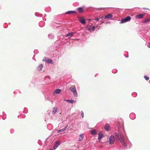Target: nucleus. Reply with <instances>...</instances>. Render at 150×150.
I'll return each mask as SVG.
<instances>
[{"instance_id": "obj_1", "label": "nucleus", "mask_w": 150, "mask_h": 150, "mask_svg": "<svg viewBox=\"0 0 150 150\" xmlns=\"http://www.w3.org/2000/svg\"><path fill=\"white\" fill-rule=\"evenodd\" d=\"M70 90L73 93L75 96L77 97L78 94L76 89L75 85L71 86L69 88Z\"/></svg>"}, {"instance_id": "obj_2", "label": "nucleus", "mask_w": 150, "mask_h": 150, "mask_svg": "<svg viewBox=\"0 0 150 150\" xmlns=\"http://www.w3.org/2000/svg\"><path fill=\"white\" fill-rule=\"evenodd\" d=\"M115 134L117 138V140L120 142H123V139L122 134L120 133V134L118 133H115Z\"/></svg>"}, {"instance_id": "obj_3", "label": "nucleus", "mask_w": 150, "mask_h": 150, "mask_svg": "<svg viewBox=\"0 0 150 150\" xmlns=\"http://www.w3.org/2000/svg\"><path fill=\"white\" fill-rule=\"evenodd\" d=\"M131 19V17L129 16H127L125 18L121 20V23H123L127 21H130Z\"/></svg>"}, {"instance_id": "obj_4", "label": "nucleus", "mask_w": 150, "mask_h": 150, "mask_svg": "<svg viewBox=\"0 0 150 150\" xmlns=\"http://www.w3.org/2000/svg\"><path fill=\"white\" fill-rule=\"evenodd\" d=\"M95 26H92L90 25H88L87 27L88 30L91 32L92 31H94L95 30Z\"/></svg>"}, {"instance_id": "obj_5", "label": "nucleus", "mask_w": 150, "mask_h": 150, "mask_svg": "<svg viewBox=\"0 0 150 150\" xmlns=\"http://www.w3.org/2000/svg\"><path fill=\"white\" fill-rule=\"evenodd\" d=\"M109 141L110 144H113L115 141L114 137L112 135L109 138Z\"/></svg>"}, {"instance_id": "obj_6", "label": "nucleus", "mask_w": 150, "mask_h": 150, "mask_svg": "<svg viewBox=\"0 0 150 150\" xmlns=\"http://www.w3.org/2000/svg\"><path fill=\"white\" fill-rule=\"evenodd\" d=\"M43 61L45 62H46L48 63H52L53 64V62L52 60L48 58H45V59H44Z\"/></svg>"}, {"instance_id": "obj_7", "label": "nucleus", "mask_w": 150, "mask_h": 150, "mask_svg": "<svg viewBox=\"0 0 150 150\" xmlns=\"http://www.w3.org/2000/svg\"><path fill=\"white\" fill-rule=\"evenodd\" d=\"M79 21L82 24H84L86 23L85 20L83 17L79 18Z\"/></svg>"}, {"instance_id": "obj_8", "label": "nucleus", "mask_w": 150, "mask_h": 150, "mask_svg": "<svg viewBox=\"0 0 150 150\" xmlns=\"http://www.w3.org/2000/svg\"><path fill=\"white\" fill-rule=\"evenodd\" d=\"M144 14H139L135 16V18L137 19H141L144 18Z\"/></svg>"}, {"instance_id": "obj_9", "label": "nucleus", "mask_w": 150, "mask_h": 150, "mask_svg": "<svg viewBox=\"0 0 150 150\" xmlns=\"http://www.w3.org/2000/svg\"><path fill=\"white\" fill-rule=\"evenodd\" d=\"M110 126L109 124H106L105 125L104 128L106 131H109L110 130Z\"/></svg>"}, {"instance_id": "obj_10", "label": "nucleus", "mask_w": 150, "mask_h": 150, "mask_svg": "<svg viewBox=\"0 0 150 150\" xmlns=\"http://www.w3.org/2000/svg\"><path fill=\"white\" fill-rule=\"evenodd\" d=\"M60 144V142L59 141H57L56 142L55 144L53 146V148L54 149L57 148Z\"/></svg>"}, {"instance_id": "obj_11", "label": "nucleus", "mask_w": 150, "mask_h": 150, "mask_svg": "<svg viewBox=\"0 0 150 150\" xmlns=\"http://www.w3.org/2000/svg\"><path fill=\"white\" fill-rule=\"evenodd\" d=\"M104 136V135L101 132H100L98 133V139L99 140H100Z\"/></svg>"}, {"instance_id": "obj_12", "label": "nucleus", "mask_w": 150, "mask_h": 150, "mask_svg": "<svg viewBox=\"0 0 150 150\" xmlns=\"http://www.w3.org/2000/svg\"><path fill=\"white\" fill-rule=\"evenodd\" d=\"M112 17V15L110 14H109L106 16H105L104 18L105 19V18H111Z\"/></svg>"}, {"instance_id": "obj_13", "label": "nucleus", "mask_w": 150, "mask_h": 150, "mask_svg": "<svg viewBox=\"0 0 150 150\" xmlns=\"http://www.w3.org/2000/svg\"><path fill=\"white\" fill-rule=\"evenodd\" d=\"M75 33H71L68 34H66V36L68 37H71L73 36L74 35Z\"/></svg>"}, {"instance_id": "obj_14", "label": "nucleus", "mask_w": 150, "mask_h": 150, "mask_svg": "<svg viewBox=\"0 0 150 150\" xmlns=\"http://www.w3.org/2000/svg\"><path fill=\"white\" fill-rule=\"evenodd\" d=\"M61 92V90L60 89H58L55 90L53 93L54 95L55 93L59 94Z\"/></svg>"}, {"instance_id": "obj_15", "label": "nucleus", "mask_w": 150, "mask_h": 150, "mask_svg": "<svg viewBox=\"0 0 150 150\" xmlns=\"http://www.w3.org/2000/svg\"><path fill=\"white\" fill-rule=\"evenodd\" d=\"M76 13V12L75 11H67L65 13V14H71L73 13Z\"/></svg>"}, {"instance_id": "obj_16", "label": "nucleus", "mask_w": 150, "mask_h": 150, "mask_svg": "<svg viewBox=\"0 0 150 150\" xmlns=\"http://www.w3.org/2000/svg\"><path fill=\"white\" fill-rule=\"evenodd\" d=\"M57 111V108L56 107H54L53 108V110L52 111V114L54 115L55 113Z\"/></svg>"}, {"instance_id": "obj_17", "label": "nucleus", "mask_w": 150, "mask_h": 150, "mask_svg": "<svg viewBox=\"0 0 150 150\" xmlns=\"http://www.w3.org/2000/svg\"><path fill=\"white\" fill-rule=\"evenodd\" d=\"M80 137L79 139V141H81L84 137V136L83 134H81L80 135Z\"/></svg>"}, {"instance_id": "obj_18", "label": "nucleus", "mask_w": 150, "mask_h": 150, "mask_svg": "<svg viewBox=\"0 0 150 150\" xmlns=\"http://www.w3.org/2000/svg\"><path fill=\"white\" fill-rule=\"evenodd\" d=\"M96 130L95 129H93L91 131V134L92 135H95L96 134Z\"/></svg>"}, {"instance_id": "obj_19", "label": "nucleus", "mask_w": 150, "mask_h": 150, "mask_svg": "<svg viewBox=\"0 0 150 150\" xmlns=\"http://www.w3.org/2000/svg\"><path fill=\"white\" fill-rule=\"evenodd\" d=\"M67 127H68V126H67L66 127H65L63 129L59 130L57 132L59 133V132H63V131H64L66 130V128H67Z\"/></svg>"}, {"instance_id": "obj_20", "label": "nucleus", "mask_w": 150, "mask_h": 150, "mask_svg": "<svg viewBox=\"0 0 150 150\" xmlns=\"http://www.w3.org/2000/svg\"><path fill=\"white\" fill-rule=\"evenodd\" d=\"M78 11L79 13H82L83 12V10L82 8L79 7L78 8Z\"/></svg>"}, {"instance_id": "obj_21", "label": "nucleus", "mask_w": 150, "mask_h": 150, "mask_svg": "<svg viewBox=\"0 0 150 150\" xmlns=\"http://www.w3.org/2000/svg\"><path fill=\"white\" fill-rule=\"evenodd\" d=\"M43 67V65L42 64H40L38 68L40 69L39 70V71H40L42 69Z\"/></svg>"}, {"instance_id": "obj_22", "label": "nucleus", "mask_w": 150, "mask_h": 150, "mask_svg": "<svg viewBox=\"0 0 150 150\" xmlns=\"http://www.w3.org/2000/svg\"><path fill=\"white\" fill-rule=\"evenodd\" d=\"M150 21V20L149 19H144L143 20V22L144 23H146Z\"/></svg>"}, {"instance_id": "obj_23", "label": "nucleus", "mask_w": 150, "mask_h": 150, "mask_svg": "<svg viewBox=\"0 0 150 150\" xmlns=\"http://www.w3.org/2000/svg\"><path fill=\"white\" fill-rule=\"evenodd\" d=\"M66 100L67 102H69V103H73V102L74 101V100Z\"/></svg>"}, {"instance_id": "obj_24", "label": "nucleus", "mask_w": 150, "mask_h": 150, "mask_svg": "<svg viewBox=\"0 0 150 150\" xmlns=\"http://www.w3.org/2000/svg\"><path fill=\"white\" fill-rule=\"evenodd\" d=\"M144 79L146 80H148L149 79V77L147 76H144Z\"/></svg>"}, {"instance_id": "obj_25", "label": "nucleus", "mask_w": 150, "mask_h": 150, "mask_svg": "<svg viewBox=\"0 0 150 150\" xmlns=\"http://www.w3.org/2000/svg\"><path fill=\"white\" fill-rule=\"evenodd\" d=\"M122 144L123 146H126L125 143L124 142V140H123V142H120Z\"/></svg>"}, {"instance_id": "obj_26", "label": "nucleus", "mask_w": 150, "mask_h": 150, "mask_svg": "<svg viewBox=\"0 0 150 150\" xmlns=\"http://www.w3.org/2000/svg\"><path fill=\"white\" fill-rule=\"evenodd\" d=\"M81 116L82 118H83L84 117V113L83 111H81Z\"/></svg>"}, {"instance_id": "obj_27", "label": "nucleus", "mask_w": 150, "mask_h": 150, "mask_svg": "<svg viewBox=\"0 0 150 150\" xmlns=\"http://www.w3.org/2000/svg\"><path fill=\"white\" fill-rule=\"evenodd\" d=\"M95 20L97 21H98L99 20V19L98 18H96L95 19Z\"/></svg>"}, {"instance_id": "obj_28", "label": "nucleus", "mask_w": 150, "mask_h": 150, "mask_svg": "<svg viewBox=\"0 0 150 150\" xmlns=\"http://www.w3.org/2000/svg\"><path fill=\"white\" fill-rule=\"evenodd\" d=\"M148 47L149 48H150V43H149V45L148 46Z\"/></svg>"}, {"instance_id": "obj_29", "label": "nucleus", "mask_w": 150, "mask_h": 150, "mask_svg": "<svg viewBox=\"0 0 150 150\" xmlns=\"http://www.w3.org/2000/svg\"><path fill=\"white\" fill-rule=\"evenodd\" d=\"M143 8L144 9H145V10H146L147 9V8Z\"/></svg>"}, {"instance_id": "obj_30", "label": "nucleus", "mask_w": 150, "mask_h": 150, "mask_svg": "<svg viewBox=\"0 0 150 150\" xmlns=\"http://www.w3.org/2000/svg\"><path fill=\"white\" fill-rule=\"evenodd\" d=\"M149 83H150V80L149 81Z\"/></svg>"}]
</instances>
